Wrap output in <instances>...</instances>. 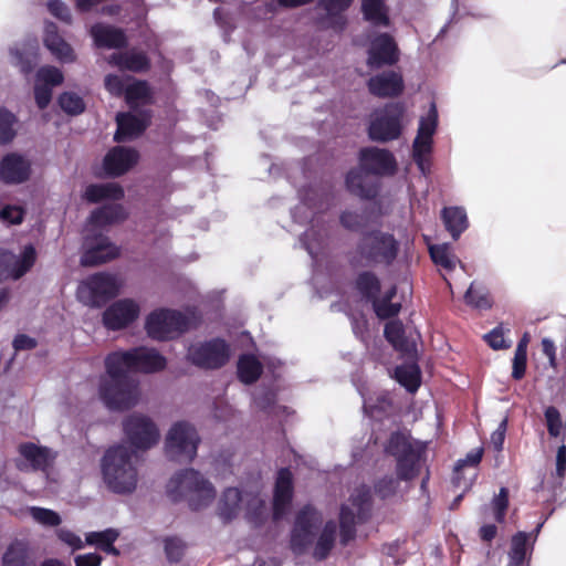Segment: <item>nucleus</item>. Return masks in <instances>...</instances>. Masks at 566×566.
<instances>
[{"instance_id":"obj_1","label":"nucleus","mask_w":566,"mask_h":566,"mask_svg":"<svg viewBox=\"0 0 566 566\" xmlns=\"http://www.w3.org/2000/svg\"><path fill=\"white\" fill-rule=\"evenodd\" d=\"M166 365V358L155 348L142 346L108 354L105 358L107 376L99 381L101 400L113 411L135 407L139 400V386L128 371L157 373L165 369Z\"/></svg>"},{"instance_id":"obj_2","label":"nucleus","mask_w":566,"mask_h":566,"mask_svg":"<svg viewBox=\"0 0 566 566\" xmlns=\"http://www.w3.org/2000/svg\"><path fill=\"white\" fill-rule=\"evenodd\" d=\"M399 251L400 243L392 233L374 229L360 234L347 260L352 268L390 266Z\"/></svg>"},{"instance_id":"obj_3","label":"nucleus","mask_w":566,"mask_h":566,"mask_svg":"<svg viewBox=\"0 0 566 566\" xmlns=\"http://www.w3.org/2000/svg\"><path fill=\"white\" fill-rule=\"evenodd\" d=\"M135 451L124 444L109 448L102 459V473L107 488L117 494L135 491L138 481L137 469L133 464Z\"/></svg>"},{"instance_id":"obj_4","label":"nucleus","mask_w":566,"mask_h":566,"mask_svg":"<svg viewBox=\"0 0 566 566\" xmlns=\"http://www.w3.org/2000/svg\"><path fill=\"white\" fill-rule=\"evenodd\" d=\"M167 494L172 502L186 501L192 511H199L214 500L216 490L200 472L185 469L169 480Z\"/></svg>"},{"instance_id":"obj_5","label":"nucleus","mask_w":566,"mask_h":566,"mask_svg":"<svg viewBox=\"0 0 566 566\" xmlns=\"http://www.w3.org/2000/svg\"><path fill=\"white\" fill-rule=\"evenodd\" d=\"M350 505L343 504L339 509V542L347 546L356 538V525L368 522L373 512V494L370 486H357L348 499Z\"/></svg>"},{"instance_id":"obj_6","label":"nucleus","mask_w":566,"mask_h":566,"mask_svg":"<svg viewBox=\"0 0 566 566\" xmlns=\"http://www.w3.org/2000/svg\"><path fill=\"white\" fill-rule=\"evenodd\" d=\"M386 452L396 459V473L400 481H412L420 474L421 462L426 454L423 446L413 444L400 431L390 434Z\"/></svg>"},{"instance_id":"obj_7","label":"nucleus","mask_w":566,"mask_h":566,"mask_svg":"<svg viewBox=\"0 0 566 566\" xmlns=\"http://www.w3.org/2000/svg\"><path fill=\"white\" fill-rule=\"evenodd\" d=\"M406 106L402 102H391L377 108L370 115L367 134L370 140L388 143L396 140L402 133Z\"/></svg>"},{"instance_id":"obj_8","label":"nucleus","mask_w":566,"mask_h":566,"mask_svg":"<svg viewBox=\"0 0 566 566\" xmlns=\"http://www.w3.org/2000/svg\"><path fill=\"white\" fill-rule=\"evenodd\" d=\"M190 327L188 316L176 310L159 308L151 312L145 322L148 336L156 340L174 339Z\"/></svg>"},{"instance_id":"obj_9","label":"nucleus","mask_w":566,"mask_h":566,"mask_svg":"<svg viewBox=\"0 0 566 566\" xmlns=\"http://www.w3.org/2000/svg\"><path fill=\"white\" fill-rule=\"evenodd\" d=\"M119 292V284L116 276L99 272L90 275L77 287V298L90 307H102L108 301L116 297Z\"/></svg>"},{"instance_id":"obj_10","label":"nucleus","mask_w":566,"mask_h":566,"mask_svg":"<svg viewBox=\"0 0 566 566\" xmlns=\"http://www.w3.org/2000/svg\"><path fill=\"white\" fill-rule=\"evenodd\" d=\"M199 442L200 438L193 426L186 421L176 422L166 438V454L172 461L191 462L197 455Z\"/></svg>"},{"instance_id":"obj_11","label":"nucleus","mask_w":566,"mask_h":566,"mask_svg":"<svg viewBox=\"0 0 566 566\" xmlns=\"http://www.w3.org/2000/svg\"><path fill=\"white\" fill-rule=\"evenodd\" d=\"M186 358L200 369H220L230 359V346L220 337L198 342L189 346Z\"/></svg>"},{"instance_id":"obj_12","label":"nucleus","mask_w":566,"mask_h":566,"mask_svg":"<svg viewBox=\"0 0 566 566\" xmlns=\"http://www.w3.org/2000/svg\"><path fill=\"white\" fill-rule=\"evenodd\" d=\"M322 522V514L311 504L296 513L290 536V548L295 555H303L313 545Z\"/></svg>"},{"instance_id":"obj_13","label":"nucleus","mask_w":566,"mask_h":566,"mask_svg":"<svg viewBox=\"0 0 566 566\" xmlns=\"http://www.w3.org/2000/svg\"><path fill=\"white\" fill-rule=\"evenodd\" d=\"M81 264L96 266L119 256V248L101 230L88 229L83 238Z\"/></svg>"},{"instance_id":"obj_14","label":"nucleus","mask_w":566,"mask_h":566,"mask_svg":"<svg viewBox=\"0 0 566 566\" xmlns=\"http://www.w3.org/2000/svg\"><path fill=\"white\" fill-rule=\"evenodd\" d=\"M124 433L137 450H148L159 440V430L154 421L144 415L132 413L123 421Z\"/></svg>"},{"instance_id":"obj_15","label":"nucleus","mask_w":566,"mask_h":566,"mask_svg":"<svg viewBox=\"0 0 566 566\" xmlns=\"http://www.w3.org/2000/svg\"><path fill=\"white\" fill-rule=\"evenodd\" d=\"M358 161L363 170L377 177L394 176L397 160L391 151L378 147H364L359 150Z\"/></svg>"},{"instance_id":"obj_16","label":"nucleus","mask_w":566,"mask_h":566,"mask_svg":"<svg viewBox=\"0 0 566 566\" xmlns=\"http://www.w3.org/2000/svg\"><path fill=\"white\" fill-rule=\"evenodd\" d=\"M140 313L137 302L122 298L112 303L103 313V325L109 331H120L134 323Z\"/></svg>"},{"instance_id":"obj_17","label":"nucleus","mask_w":566,"mask_h":566,"mask_svg":"<svg viewBox=\"0 0 566 566\" xmlns=\"http://www.w3.org/2000/svg\"><path fill=\"white\" fill-rule=\"evenodd\" d=\"M18 452L23 458V460L15 461V465L20 471L32 470L46 472L56 458V453L50 448L38 446L33 442L20 443Z\"/></svg>"},{"instance_id":"obj_18","label":"nucleus","mask_w":566,"mask_h":566,"mask_svg":"<svg viewBox=\"0 0 566 566\" xmlns=\"http://www.w3.org/2000/svg\"><path fill=\"white\" fill-rule=\"evenodd\" d=\"M367 65L370 69L391 66L400 59L399 48L389 33H380L371 41L368 49Z\"/></svg>"},{"instance_id":"obj_19","label":"nucleus","mask_w":566,"mask_h":566,"mask_svg":"<svg viewBox=\"0 0 566 566\" xmlns=\"http://www.w3.org/2000/svg\"><path fill=\"white\" fill-rule=\"evenodd\" d=\"M137 114L130 112L118 113L116 116L117 129L114 139L118 143L140 136L151 123L150 109H137Z\"/></svg>"},{"instance_id":"obj_20","label":"nucleus","mask_w":566,"mask_h":566,"mask_svg":"<svg viewBox=\"0 0 566 566\" xmlns=\"http://www.w3.org/2000/svg\"><path fill=\"white\" fill-rule=\"evenodd\" d=\"M345 185L348 192L360 199L373 200L378 197L380 181L377 176L357 167L350 169L345 178Z\"/></svg>"},{"instance_id":"obj_21","label":"nucleus","mask_w":566,"mask_h":566,"mask_svg":"<svg viewBox=\"0 0 566 566\" xmlns=\"http://www.w3.org/2000/svg\"><path fill=\"white\" fill-rule=\"evenodd\" d=\"M139 153L132 147L115 146L108 150L103 160L107 176L120 177L137 165Z\"/></svg>"},{"instance_id":"obj_22","label":"nucleus","mask_w":566,"mask_h":566,"mask_svg":"<svg viewBox=\"0 0 566 566\" xmlns=\"http://www.w3.org/2000/svg\"><path fill=\"white\" fill-rule=\"evenodd\" d=\"M366 84L368 92L378 98L398 97L405 90L403 77L396 71H385L370 76Z\"/></svg>"},{"instance_id":"obj_23","label":"nucleus","mask_w":566,"mask_h":566,"mask_svg":"<svg viewBox=\"0 0 566 566\" xmlns=\"http://www.w3.org/2000/svg\"><path fill=\"white\" fill-rule=\"evenodd\" d=\"M294 494L293 474L289 468L277 471L273 491V517L282 518L287 512Z\"/></svg>"},{"instance_id":"obj_24","label":"nucleus","mask_w":566,"mask_h":566,"mask_svg":"<svg viewBox=\"0 0 566 566\" xmlns=\"http://www.w3.org/2000/svg\"><path fill=\"white\" fill-rule=\"evenodd\" d=\"M31 164L15 153L6 155L0 161V180L7 185H20L29 180Z\"/></svg>"},{"instance_id":"obj_25","label":"nucleus","mask_w":566,"mask_h":566,"mask_svg":"<svg viewBox=\"0 0 566 566\" xmlns=\"http://www.w3.org/2000/svg\"><path fill=\"white\" fill-rule=\"evenodd\" d=\"M90 35L98 49H123L128 43L127 35L123 29L102 22L91 27Z\"/></svg>"},{"instance_id":"obj_26","label":"nucleus","mask_w":566,"mask_h":566,"mask_svg":"<svg viewBox=\"0 0 566 566\" xmlns=\"http://www.w3.org/2000/svg\"><path fill=\"white\" fill-rule=\"evenodd\" d=\"M109 63L123 71L144 73L150 69V60L145 52H119L113 53Z\"/></svg>"},{"instance_id":"obj_27","label":"nucleus","mask_w":566,"mask_h":566,"mask_svg":"<svg viewBox=\"0 0 566 566\" xmlns=\"http://www.w3.org/2000/svg\"><path fill=\"white\" fill-rule=\"evenodd\" d=\"M44 44L51 53L61 62L70 63L75 61V53L72 46L59 34L57 27L53 23L45 29Z\"/></svg>"},{"instance_id":"obj_28","label":"nucleus","mask_w":566,"mask_h":566,"mask_svg":"<svg viewBox=\"0 0 566 566\" xmlns=\"http://www.w3.org/2000/svg\"><path fill=\"white\" fill-rule=\"evenodd\" d=\"M127 218V213L122 205L113 203L99 207L91 212L88 218L90 229L99 230L105 226H111Z\"/></svg>"},{"instance_id":"obj_29","label":"nucleus","mask_w":566,"mask_h":566,"mask_svg":"<svg viewBox=\"0 0 566 566\" xmlns=\"http://www.w3.org/2000/svg\"><path fill=\"white\" fill-rule=\"evenodd\" d=\"M124 96L132 111H137L139 105H151L155 102L153 90L145 80H135L127 85Z\"/></svg>"},{"instance_id":"obj_30","label":"nucleus","mask_w":566,"mask_h":566,"mask_svg":"<svg viewBox=\"0 0 566 566\" xmlns=\"http://www.w3.org/2000/svg\"><path fill=\"white\" fill-rule=\"evenodd\" d=\"M12 64L24 75H29L39 62V48L36 44L25 43L20 48L10 49Z\"/></svg>"},{"instance_id":"obj_31","label":"nucleus","mask_w":566,"mask_h":566,"mask_svg":"<svg viewBox=\"0 0 566 566\" xmlns=\"http://www.w3.org/2000/svg\"><path fill=\"white\" fill-rule=\"evenodd\" d=\"M242 493L238 488H228L218 504V514L224 523L231 522L241 511Z\"/></svg>"},{"instance_id":"obj_32","label":"nucleus","mask_w":566,"mask_h":566,"mask_svg":"<svg viewBox=\"0 0 566 566\" xmlns=\"http://www.w3.org/2000/svg\"><path fill=\"white\" fill-rule=\"evenodd\" d=\"M441 219L453 240H458L469 226L467 213L460 207L443 208Z\"/></svg>"},{"instance_id":"obj_33","label":"nucleus","mask_w":566,"mask_h":566,"mask_svg":"<svg viewBox=\"0 0 566 566\" xmlns=\"http://www.w3.org/2000/svg\"><path fill=\"white\" fill-rule=\"evenodd\" d=\"M354 287L366 302H371L381 291V282L370 270L359 272L354 281Z\"/></svg>"},{"instance_id":"obj_34","label":"nucleus","mask_w":566,"mask_h":566,"mask_svg":"<svg viewBox=\"0 0 566 566\" xmlns=\"http://www.w3.org/2000/svg\"><path fill=\"white\" fill-rule=\"evenodd\" d=\"M263 373V365L252 354H243L239 357L237 364V374L239 380L244 385L256 382Z\"/></svg>"},{"instance_id":"obj_35","label":"nucleus","mask_w":566,"mask_h":566,"mask_svg":"<svg viewBox=\"0 0 566 566\" xmlns=\"http://www.w3.org/2000/svg\"><path fill=\"white\" fill-rule=\"evenodd\" d=\"M84 198L92 203H98L107 199L120 200L124 198V190L116 182L92 184L86 187Z\"/></svg>"},{"instance_id":"obj_36","label":"nucleus","mask_w":566,"mask_h":566,"mask_svg":"<svg viewBox=\"0 0 566 566\" xmlns=\"http://www.w3.org/2000/svg\"><path fill=\"white\" fill-rule=\"evenodd\" d=\"M336 532L337 525L335 521L329 520L324 524L323 530L314 545V559L321 562L325 560L329 556L335 545Z\"/></svg>"},{"instance_id":"obj_37","label":"nucleus","mask_w":566,"mask_h":566,"mask_svg":"<svg viewBox=\"0 0 566 566\" xmlns=\"http://www.w3.org/2000/svg\"><path fill=\"white\" fill-rule=\"evenodd\" d=\"M3 566H36L29 546L21 542L14 541L9 545L2 557Z\"/></svg>"},{"instance_id":"obj_38","label":"nucleus","mask_w":566,"mask_h":566,"mask_svg":"<svg viewBox=\"0 0 566 566\" xmlns=\"http://www.w3.org/2000/svg\"><path fill=\"white\" fill-rule=\"evenodd\" d=\"M354 0H318L317 7L325 10L331 25L337 30L343 31L346 27V18L343 12L346 11Z\"/></svg>"},{"instance_id":"obj_39","label":"nucleus","mask_w":566,"mask_h":566,"mask_svg":"<svg viewBox=\"0 0 566 566\" xmlns=\"http://www.w3.org/2000/svg\"><path fill=\"white\" fill-rule=\"evenodd\" d=\"M364 19L374 27L388 28L390 18L384 0H361Z\"/></svg>"},{"instance_id":"obj_40","label":"nucleus","mask_w":566,"mask_h":566,"mask_svg":"<svg viewBox=\"0 0 566 566\" xmlns=\"http://www.w3.org/2000/svg\"><path fill=\"white\" fill-rule=\"evenodd\" d=\"M119 536V532L115 528H107L102 532H90L85 536L88 545H94L106 554L114 556L119 555V551L114 546V543Z\"/></svg>"},{"instance_id":"obj_41","label":"nucleus","mask_w":566,"mask_h":566,"mask_svg":"<svg viewBox=\"0 0 566 566\" xmlns=\"http://www.w3.org/2000/svg\"><path fill=\"white\" fill-rule=\"evenodd\" d=\"M394 378L411 394L421 385V373L416 364L397 366Z\"/></svg>"},{"instance_id":"obj_42","label":"nucleus","mask_w":566,"mask_h":566,"mask_svg":"<svg viewBox=\"0 0 566 566\" xmlns=\"http://www.w3.org/2000/svg\"><path fill=\"white\" fill-rule=\"evenodd\" d=\"M467 305L478 310H490L493 305L489 290L481 283L473 281L464 294Z\"/></svg>"},{"instance_id":"obj_43","label":"nucleus","mask_w":566,"mask_h":566,"mask_svg":"<svg viewBox=\"0 0 566 566\" xmlns=\"http://www.w3.org/2000/svg\"><path fill=\"white\" fill-rule=\"evenodd\" d=\"M164 552L170 564L180 563L187 551V543L177 535L165 536L163 538Z\"/></svg>"},{"instance_id":"obj_44","label":"nucleus","mask_w":566,"mask_h":566,"mask_svg":"<svg viewBox=\"0 0 566 566\" xmlns=\"http://www.w3.org/2000/svg\"><path fill=\"white\" fill-rule=\"evenodd\" d=\"M384 335L395 349L399 352L408 350V340L406 337L405 327L400 321H390L386 323Z\"/></svg>"},{"instance_id":"obj_45","label":"nucleus","mask_w":566,"mask_h":566,"mask_svg":"<svg viewBox=\"0 0 566 566\" xmlns=\"http://www.w3.org/2000/svg\"><path fill=\"white\" fill-rule=\"evenodd\" d=\"M432 262L446 271H452L455 268L457 258L450 252L448 244H436L429 248Z\"/></svg>"},{"instance_id":"obj_46","label":"nucleus","mask_w":566,"mask_h":566,"mask_svg":"<svg viewBox=\"0 0 566 566\" xmlns=\"http://www.w3.org/2000/svg\"><path fill=\"white\" fill-rule=\"evenodd\" d=\"M528 536L525 532H517L512 536L509 553L511 565L521 566L526 558Z\"/></svg>"},{"instance_id":"obj_47","label":"nucleus","mask_w":566,"mask_h":566,"mask_svg":"<svg viewBox=\"0 0 566 566\" xmlns=\"http://www.w3.org/2000/svg\"><path fill=\"white\" fill-rule=\"evenodd\" d=\"M57 103L63 112L69 115H80L85 111V103L83 98L74 92H64L59 98Z\"/></svg>"},{"instance_id":"obj_48","label":"nucleus","mask_w":566,"mask_h":566,"mask_svg":"<svg viewBox=\"0 0 566 566\" xmlns=\"http://www.w3.org/2000/svg\"><path fill=\"white\" fill-rule=\"evenodd\" d=\"M373 310L378 318L388 319L397 316L401 310L400 303H394L392 300L386 301L385 297L377 295L371 302Z\"/></svg>"},{"instance_id":"obj_49","label":"nucleus","mask_w":566,"mask_h":566,"mask_svg":"<svg viewBox=\"0 0 566 566\" xmlns=\"http://www.w3.org/2000/svg\"><path fill=\"white\" fill-rule=\"evenodd\" d=\"M36 252L33 245H27L19 260L15 261L12 275L14 279H20L24 275L34 264Z\"/></svg>"},{"instance_id":"obj_50","label":"nucleus","mask_w":566,"mask_h":566,"mask_svg":"<svg viewBox=\"0 0 566 566\" xmlns=\"http://www.w3.org/2000/svg\"><path fill=\"white\" fill-rule=\"evenodd\" d=\"M17 122L15 116L7 109H0V144L6 145L13 140L15 130L13 128Z\"/></svg>"},{"instance_id":"obj_51","label":"nucleus","mask_w":566,"mask_h":566,"mask_svg":"<svg viewBox=\"0 0 566 566\" xmlns=\"http://www.w3.org/2000/svg\"><path fill=\"white\" fill-rule=\"evenodd\" d=\"M398 478L395 479L391 475H385L378 479L374 484V490L376 495L381 500H387L394 495H396L399 488Z\"/></svg>"},{"instance_id":"obj_52","label":"nucleus","mask_w":566,"mask_h":566,"mask_svg":"<svg viewBox=\"0 0 566 566\" xmlns=\"http://www.w3.org/2000/svg\"><path fill=\"white\" fill-rule=\"evenodd\" d=\"M339 223L352 232L361 231L367 224V218L356 211L345 210L339 216Z\"/></svg>"},{"instance_id":"obj_53","label":"nucleus","mask_w":566,"mask_h":566,"mask_svg":"<svg viewBox=\"0 0 566 566\" xmlns=\"http://www.w3.org/2000/svg\"><path fill=\"white\" fill-rule=\"evenodd\" d=\"M30 514L34 521L43 526L55 527L62 522L61 516L50 509L32 506L30 509Z\"/></svg>"},{"instance_id":"obj_54","label":"nucleus","mask_w":566,"mask_h":566,"mask_svg":"<svg viewBox=\"0 0 566 566\" xmlns=\"http://www.w3.org/2000/svg\"><path fill=\"white\" fill-rule=\"evenodd\" d=\"M491 507L494 513V520L497 523H503L509 509V490L506 488L500 489L499 494L491 502Z\"/></svg>"},{"instance_id":"obj_55","label":"nucleus","mask_w":566,"mask_h":566,"mask_svg":"<svg viewBox=\"0 0 566 566\" xmlns=\"http://www.w3.org/2000/svg\"><path fill=\"white\" fill-rule=\"evenodd\" d=\"M36 78L42 85L50 87L57 86L63 83V73L55 66H43L36 73Z\"/></svg>"},{"instance_id":"obj_56","label":"nucleus","mask_w":566,"mask_h":566,"mask_svg":"<svg viewBox=\"0 0 566 566\" xmlns=\"http://www.w3.org/2000/svg\"><path fill=\"white\" fill-rule=\"evenodd\" d=\"M547 431L551 437L557 438L562 433L563 422L558 409L554 406H549L544 412Z\"/></svg>"},{"instance_id":"obj_57","label":"nucleus","mask_w":566,"mask_h":566,"mask_svg":"<svg viewBox=\"0 0 566 566\" xmlns=\"http://www.w3.org/2000/svg\"><path fill=\"white\" fill-rule=\"evenodd\" d=\"M438 124V115L434 105L431 107L427 117H422L419 123L417 136H422L426 139H432Z\"/></svg>"},{"instance_id":"obj_58","label":"nucleus","mask_w":566,"mask_h":566,"mask_svg":"<svg viewBox=\"0 0 566 566\" xmlns=\"http://www.w3.org/2000/svg\"><path fill=\"white\" fill-rule=\"evenodd\" d=\"M432 139L416 136L412 145V157L416 164L422 169L423 156L431 153Z\"/></svg>"},{"instance_id":"obj_59","label":"nucleus","mask_w":566,"mask_h":566,"mask_svg":"<svg viewBox=\"0 0 566 566\" xmlns=\"http://www.w3.org/2000/svg\"><path fill=\"white\" fill-rule=\"evenodd\" d=\"M24 213L25 212L23 208L14 205H6L4 207L0 208V219L9 224L22 223Z\"/></svg>"},{"instance_id":"obj_60","label":"nucleus","mask_w":566,"mask_h":566,"mask_svg":"<svg viewBox=\"0 0 566 566\" xmlns=\"http://www.w3.org/2000/svg\"><path fill=\"white\" fill-rule=\"evenodd\" d=\"M484 340L488 345L495 350L506 349L511 346L510 342H506L504 337V331L502 325L494 327L491 332L484 335Z\"/></svg>"},{"instance_id":"obj_61","label":"nucleus","mask_w":566,"mask_h":566,"mask_svg":"<svg viewBox=\"0 0 566 566\" xmlns=\"http://www.w3.org/2000/svg\"><path fill=\"white\" fill-rule=\"evenodd\" d=\"M48 9L52 15L59 20L70 23L72 21V14L69 7L61 0H50L48 2Z\"/></svg>"},{"instance_id":"obj_62","label":"nucleus","mask_w":566,"mask_h":566,"mask_svg":"<svg viewBox=\"0 0 566 566\" xmlns=\"http://www.w3.org/2000/svg\"><path fill=\"white\" fill-rule=\"evenodd\" d=\"M105 88L114 96H122L125 94L126 86L120 76L116 74H107L104 78Z\"/></svg>"},{"instance_id":"obj_63","label":"nucleus","mask_w":566,"mask_h":566,"mask_svg":"<svg viewBox=\"0 0 566 566\" xmlns=\"http://www.w3.org/2000/svg\"><path fill=\"white\" fill-rule=\"evenodd\" d=\"M527 354L515 352L512 368V378L514 380H521L525 376Z\"/></svg>"},{"instance_id":"obj_64","label":"nucleus","mask_w":566,"mask_h":566,"mask_svg":"<svg viewBox=\"0 0 566 566\" xmlns=\"http://www.w3.org/2000/svg\"><path fill=\"white\" fill-rule=\"evenodd\" d=\"M34 98L40 109L46 108L52 99V88L48 85L36 84L34 87Z\"/></svg>"}]
</instances>
